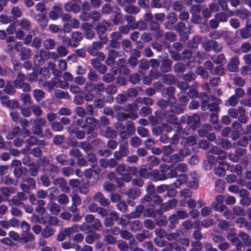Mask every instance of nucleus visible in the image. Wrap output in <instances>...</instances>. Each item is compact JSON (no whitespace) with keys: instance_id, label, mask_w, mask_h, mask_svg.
I'll use <instances>...</instances> for the list:
<instances>
[{"instance_id":"nucleus-45","label":"nucleus","mask_w":251,"mask_h":251,"mask_svg":"<svg viewBox=\"0 0 251 251\" xmlns=\"http://www.w3.org/2000/svg\"><path fill=\"white\" fill-rule=\"evenodd\" d=\"M215 18L219 22H226L227 20V15L224 12H219L215 14Z\"/></svg>"},{"instance_id":"nucleus-19","label":"nucleus","mask_w":251,"mask_h":251,"mask_svg":"<svg viewBox=\"0 0 251 251\" xmlns=\"http://www.w3.org/2000/svg\"><path fill=\"white\" fill-rule=\"evenodd\" d=\"M238 111L239 114L238 120L242 123H246L248 120V117L246 115L245 109L243 107H238Z\"/></svg>"},{"instance_id":"nucleus-61","label":"nucleus","mask_w":251,"mask_h":251,"mask_svg":"<svg viewBox=\"0 0 251 251\" xmlns=\"http://www.w3.org/2000/svg\"><path fill=\"white\" fill-rule=\"evenodd\" d=\"M56 83L55 80H54V78L51 79V82H45L43 83V86L48 90H51L53 89L54 86Z\"/></svg>"},{"instance_id":"nucleus-24","label":"nucleus","mask_w":251,"mask_h":251,"mask_svg":"<svg viewBox=\"0 0 251 251\" xmlns=\"http://www.w3.org/2000/svg\"><path fill=\"white\" fill-rule=\"evenodd\" d=\"M201 109L203 110L208 109L209 107H210V104L208 103L211 101V98L210 99L207 95L204 94L201 96Z\"/></svg>"},{"instance_id":"nucleus-64","label":"nucleus","mask_w":251,"mask_h":251,"mask_svg":"<svg viewBox=\"0 0 251 251\" xmlns=\"http://www.w3.org/2000/svg\"><path fill=\"white\" fill-rule=\"evenodd\" d=\"M171 251H186V249L177 244H170Z\"/></svg>"},{"instance_id":"nucleus-3","label":"nucleus","mask_w":251,"mask_h":251,"mask_svg":"<svg viewBox=\"0 0 251 251\" xmlns=\"http://www.w3.org/2000/svg\"><path fill=\"white\" fill-rule=\"evenodd\" d=\"M119 232V229L117 227H115L111 229H105L103 230V234L105 235V240L106 242L111 244H114L116 242L115 238L110 234H118Z\"/></svg>"},{"instance_id":"nucleus-14","label":"nucleus","mask_w":251,"mask_h":251,"mask_svg":"<svg viewBox=\"0 0 251 251\" xmlns=\"http://www.w3.org/2000/svg\"><path fill=\"white\" fill-rule=\"evenodd\" d=\"M65 9L67 11H73L74 13H78L80 10V7L76 1L75 3L73 2L67 3L65 5Z\"/></svg>"},{"instance_id":"nucleus-12","label":"nucleus","mask_w":251,"mask_h":251,"mask_svg":"<svg viewBox=\"0 0 251 251\" xmlns=\"http://www.w3.org/2000/svg\"><path fill=\"white\" fill-rule=\"evenodd\" d=\"M200 118L197 114H194L188 118V123L193 128H196L200 125Z\"/></svg>"},{"instance_id":"nucleus-20","label":"nucleus","mask_w":251,"mask_h":251,"mask_svg":"<svg viewBox=\"0 0 251 251\" xmlns=\"http://www.w3.org/2000/svg\"><path fill=\"white\" fill-rule=\"evenodd\" d=\"M19 25L20 27L25 30L28 31L31 27V24L30 21L26 19H21L18 21Z\"/></svg>"},{"instance_id":"nucleus-36","label":"nucleus","mask_w":251,"mask_h":251,"mask_svg":"<svg viewBox=\"0 0 251 251\" xmlns=\"http://www.w3.org/2000/svg\"><path fill=\"white\" fill-rule=\"evenodd\" d=\"M57 201L61 204H67L69 202V198L66 194H62L57 197Z\"/></svg>"},{"instance_id":"nucleus-18","label":"nucleus","mask_w":251,"mask_h":251,"mask_svg":"<svg viewBox=\"0 0 251 251\" xmlns=\"http://www.w3.org/2000/svg\"><path fill=\"white\" fill-rule=\"evenodd\" d=\"M176 203V199H172L162 204L161 208L165 211H167L175 207Z\"/></svg>"},{"instance_id":"nucleus-37","label":"nucleus","mask_w":251,"mask_h":251,"mask_svg":"<svg viewBox=\"0 0 251 251\" xmlns=\"http://www.w3.org/2000/svg\"><path fill=\"white\" fill-rule=\"evenodd\" d=\"M238 103V98L235 96L230 97L226 102V105L227 106L234 107Z\"/></svg>"},{"instance_id":"nucleus-63","label":"nucleus","mask_w":251,"mask_h":251,"mask_svg":"<svg viewBox=\"0 0 251 251\" xmlns=\"http://www.w3.org/2000/svg\"><path fill=\"white\" fill-rule=\"evenodd\" d=\"M240 35L244 39H247L251 36V32L247 28H244L240 30Z\"/></svg>"},{"instance_id":"nucleus-6","label":"nucleus","mask_w":251,"mask_h":251,"mask_svg":"<svg viewBox=\"0 0 251 251\" xmlns=\"http://www.w3.org/2000/svg\"><path fill=\"white\" fill-rule=\"evenodd\" d=\"M111 24L105 20H102L98 23L95 29L98 35H104V33L110 26Z\"/></svg>"},{"instance_id":"nucleus-59","label":"nucleus","mask_w":251,"mask_h":251,"mask_svg":"<svg viewBox=\"0 0 251 251\" xmlns=\"http://www.w3.org/2000/svg\"><path fill=\"white\" fill-rule=\"evenodd\" d=\"M31 220L32 222L39 223L43 225L45 224L46 222L42 218L40 217L37 215H32L31 217Z\"/></svg>"},{"instance_id":"nucleus-29","label":"nucleus","mask_w":251,"mask_h":251,"mask_svg":"<svg viewBox=\"0 0 251 251\" xmlns=\"http://www.w3.org/2000/svg\"><path fill=\"white\" fill-rule=\"evenodd\" d=\"M126 195L129 198L134 199L140 195V190L137 188L129 189L126 192Z\"/></svg>"},{"instance_id":"nucleus-52","label":"nucleus","mask_w":251,"mask_h":251,"mask_svg":"<svg viewBox=\"0 0 251 251\" xmlns=\"http://www.w3.org/2000/svg\"><path fill=\"white\" fill-rule=\"evenodd\" d=\"M122 48L126 51L128 52L131 50V42L128 40H124L122 43Z\"/></svg>"},{"instance_id":"nucleus-25","label":"nucleus","mask_w":251,"mask_h":251,"mask_svg":"<svg viewBox=\"0 0 251 251\" xmlns=\"http://www.w3.org/2000/svg\"><path fill=\"white\" fill-rule=\"evenodd\" d=\"M172 62L171 60L167 59L164 60L160 66V69L163 72H168L171 70V66Z\"/></svg>"},{"instance_id":"nucleus-62","label":"nucleus","mask_w":251,"mask_h":251,"mask_svg":"<svg viewBox=\"0 0 251 251\" xmlns=\"http://www.w3.org/2000/svg\"><path fill=\"white\" fill-rule=\"evenodd\" d=\"M12 15L17 18H20L22 16V12L20 8L18 6H14L11 10Z\"/></svg>"},{"instance_id":"nucleus-4","label":"nucleus","mask_w":251,"mask_h":251,"mask_svg":"<svg viewBox=\"0 0 251 251\" xmlns=\"http://www.w3.org/2000/svg\"><path fill=\"white\" fill-rule=\"evenodd\" d=\"M81 28L83 30L84 35L86 38L92 39L95 35V32L92 29V26L88 23H85L82 24Z\"/></svg>"},{"instance_id":"nucleus-27","label":"nucleus","mask_w":251,"mask_h":251,"mask_svg":"<svg viewBox=\"0 0 251 251\" xmlns=\"http://www.w3.org/2000/svg\"><path fill=\"white\" fill-rule=\"evenodd\" d=\"M211 60L215 64H224L226 62L225 56L223 54H220L218 56H215L211 57Z\"/></svg>"},{"instance_id":"nucleus-53","label":"nucleus","mask_w":251,"mask_h":251,"mask_svg":"<svg viewBox=\"0 0 251 251\" xmlns=\"http://www.w3.org/2000/svg\"><path fill=\"white\" fill-rule=\"evenodd\" d=\"M224 201H225V198L223 196H222V195L217 196L215 198V201L212 202V203L211 204V206L212 207H214V204L217 205V206L218 205H223V203Z\"/></svg>"},{"instance_id":"nucleus-42","label":"nucleus","mask_w":251,"mask_h":251,"mask_svg":"<svg viewBox=\"0 0 251 251\" xmlns=\"http://www.w3.org/2000/svg\"><path fill=\"white\" fill-rule=\"evenodd\" d=\"M1 194L5 197H9L11 194L15 193L12 187H1L0 188Z\"/></svg>"},{"instance_id":"nucleus-46","label":"nucleus","mask_w":251,"mask_h":251,"mask_svg":"<svg viewBox=\"0 0 251 251\" xmlns=\"http://www.w3.org/2000/svg\"><path fill=\"white\" fill-rule=\"evenodd\" d=\"M29 173L31 176H36L39 170V166L37 165H34L33 163L29 166Z\"/></svg>"},{"instance_id":"nucleus-55","label":"nucleus","mask_w":251,"mask_h":251,"mask_svg":"<svg viewBox=\"0 0 251 251\" xmlns=\"http://www.w3.org/2000/svg\"><path fill=\"white\" fill-rule=\"evenodd\" d=\"M51 128L55 131H60L63 130V126L58 122H53L51 124Z\"/></svg>"},{"instance_id":"nucleus-57","label":"nucleus","mask_w":251,"mask_h":251,"mask_svg":"<svg viewBox=\"0 0 251 251\" xmlns=\"http://www.w3.org/2000/svg\"><path fill=\"white\" fill-rule=\"evenodd\" d=\"M46 123L45 118L41 117H37L34 120V125H37L40 126H43Z\"/></svg>"},{"instance_id":"nucleus-33","label":"nucleus","mask_w":251,"mask_h":251,"mask_svg":"<svg viewBox=\"0 0 251 251\" xmlns=\"http://www.w3.org/2000/svg\"><path fill=\"white\" fill-rule=\"evenodd\" d=\"M100 236L98 233H93L92 234L87 235L85 237V241L89 244H93V242L97 239H99Z\"/></svg>"},{"instance_id":"nucleus-56","label":"nucleus","mask_w":251,"mask_h":251,"mask_svg":"<svg viewBox=\"0 0 251 251\" xmlns=\"http://www.w3.org/2000/svg\"><path fill=\"white\" fill-rule=\"evenodd\" d=\"M120 151L123 154V156H126L129 154V150L126 143H124L120 145Z\"/></svg>"},{"instance_id":"nucleus-2","label":"nucleus","mask_w":251,"mask_h":251,"mask_svg":"<svg viewBox=\"0 0 251 251\" xmlns=\"http://www.w3.org/2000/svg\"><path fill=\"white\" fill-rule=\"evenodd\" d=\"M117 173L122 176L123 179L127 182L131 180L132 176L131 175L127 173V167H126L123 164H120L116 169Z\"/></svg>"},{"instance_id":"nucleus-44","label":"nucleus","mask_w":251,"mask_h":251,"mask_svg":"<svg viewBox=\"0 0 251 251\" xmlns=\"http://www.w3.org/2000/svg\"><path fill=\"white\" fill-rule=\"evenodd\" d=\"M55 96L59 99H67L69 98V94L61 90H56L54 91Z\"/></svg>"},{"instance_id":"nucleus-8","label":"nucleus","mask_w":251,"mask_h":251,"mask_svg":"<svg viewBox=\"0 0 251 251\" xmlns=\"http://www.w3.org/2000/svg\"><path fill=\"white\" fill-rule=\"evenodd\" d=\"M103 47L102 44L99 42H93L91 46L88 49V53L92 56L95 55L99 50H101Z\"/></svg>"},{"instance_id":"nucleus-40","label":"nucleus","mask_w":251,"mask_h":251,"mask_svg":"<svg viewBox=\"0 0 251 251\" xmlns=\"http://www.w3.org/2000/svg\"><path fill=\"white\" fill-rule=\"evenodd\" d=\"M216 143L219 146H222L225 150H229L231 148V144L230 142L226 140L223 139L220 142V141H216Z\"/></svg>"},{"instance_id":"nucleus-58","label":"nucleus","mask_w":251,"mask_h":251,"mask_svg":"<svg viewBox=\"0 0 251 251\" xmlns=\"http://www.w3.org/2000/svg\"><path fill=\"white\" fill-rule=\"evenodd\" d=\"M225 73V70L222 66L216 67L212 72V74L216 75H223Z\"/></svg>"},{"instance_id":"nucleus-26","label":"nucleus","mask_w":251,"mask_h":251,"mask_svg":"<svg viewBox=\"0 0 251 251\" xmlns=\"http://www.w3.org/2000/svg\"><path fill=\"white\" fill-rule=\"evenodd\" d=\"M187 177L185 175H180L175 182H174L173 185L176 187H178L180 185L183 184L187 182Z\"/></svg>"},{"instance_id":"nucleus-38","label":"nucleus","mask_w":251,"mask_h":251,"mask_svg":"<svg viewBox=\"0 0 251 251\" xmlns=\"http://www.w3.org/2000/svg\"><path fill=\"white\" fill-rule=\"evenodd\" d=\"M21 54L23 59H27L31 56V50L29 48H23L21 50Z\"/></svg>"},{"instance_id":"nucleus-32","label":"nucleus","mask_w":251,"mask_h":251,"mask_svg":"<svg viewBox=\"0 0 251 251\" xmlns=\"http://www.w3.org/2000/svg\"><path fill=\"white\" fill-rule=\"evenodd\" d=\"M55 45V41L53 39L49 38L43 42L44 47L48 50H51L54 48Z\"/></svg>"},{"instance_id":"nucleus-48","label":"nucleus","mask_w":251,"mask_h":251,"mask_svg":"<svg viewBox=\"0 0 251 251\" xmlns=\"http://www.w3.org/2000/svg\"><path fill=\"white\" fill-rule=\"evenodd\" d=\"M4 91L7 94L12 95L16 92V90L10 82H7L4 87Z\"/></svg>"},{"instance_id":"nucleus-28","label":"nucleus","mask_w":251,"mask_h":251,"mask_svg":"<svg viewBox=\"0 0 251 251\" xmlns=\"http://www.w3.org/2000/svg\"><path fill=\"white\" fill-rule=\"evenodd\" d=\"M33 97L36 101H40L45 96V94L43 91L39 89H36L33 91Z\"/></svg>"},{"instance_id":"nucleus-21","label":"nucleus","mask_w":251,"mask_h":251,"mask_svg":"<svg viewBox=\"0 0 251 251\" xmlns=\"http://www.w3.org/2000/svg\"><path fill=\"white\" fill-rule=\"evenodd\" d=\"M53 183L55 185L59 186L62 189V191H66L67 182L63 178L60 177L54 179Z\"/></svg>"},{"instance_id":"nucleus-1","label":"nucleus","mask_w":251,"mask_h":251,"mask_svg":"<svg viewBox=\"0 0 251 251\" xmlns=\"http://www.w3.org/2000/svg\"><path fill=\"white\" fill-rule=\"evenodd\" d=\"M207 157L209 162L213 164H216L218 162L220 163L221 161L226 159L227 154L226 151L217 146H214L208 151Z\"/></svg>"},{"instance_id":"nucleus-5","label":"nucleus","mask_w":251,"mask_h":251,"mask_svg":"<svg viewBox=\"0 0 251 251\" xmlns=\"http://www.w3.org/2000/svg\"><path fill=\"white\" fill-rule=\"evenodd\" d=\"M240 61L239 58L234 56L231 58L227 65V70L230 72H236L239 70Z\"/></svg>"},{"instance_id":"nucleus-47","label":"nucleus","mask_w":251,"mask_h":251,"mask_svg":"<svg viewBox=\"0 0 251 251\" xmlns=\"http://www.w3.org/2000/svg\"><path fill=\"white\" fill-rule=\"evenodd\" d=\"M9 204L10 206H12V205H14L15 206H19L23 203L22 201L17 197V195H16L13 198L8 201Z\"/></svg>"},{"instance_id":"nucleus-7","label":"nucleus","mask_w":251,"mask_h":251,"mask_svg":"<svg viewBox=\"0 0 251 251\" xmlns=\"http://www.w3.org/2000/svg\"><path fill=\"white\" fill-rule=\"evenodd\" d=\"M34 239L35 236L31 232H22L20 237V243L21 245H25Z\"/></svg>"},{"instance_id":"nucleus-50","label":"nucleus","mask_w":251,"mask_h":251,"mask_svg":"<svg viewBox=\"0 0 251 251\" xmlns=\"http://www.w3.org/2000/svg\"><path fill=\"white\" fill-rule=\"evenodd\" d=\"M54 80H55L56 83L55 86L56 87H59L62 89L67 88L68 86V83L65 82L62 80H60L58 78H54Z\"/></svg>"},{"instance_id":"nucleus-35","label":"nucleus","mask_w":251,"mask_h":251,"mask_svg":"<svg viewBox=\"0 0 251 251\" xmlns=\"http://www.w3.org/2000/svg\"><path fill=\"white\" fill-rule=\"evenodd\" d=\"M209 46L212 48V49L217 52H219L222 49V46L218 44L217 42L214 40H211L208 42Z\"/></svg>"},{"instance_id":"nucleus-34","label":"nucleus","mask_w":251,"mask_h":251,"mask_svg":"<svg viewBox=\"0 0 251 251\" xmlns=\"http://www.w3.org/2000/svg\"><path fill=\"white\" fill-rule=\"evenodd\" d=\"M147 25L145 22L143 21H138L136 23H133V25H130V28L132 29L138 28L140 30L145 29Z\"/></svg>"},{"instance_id":"nucleus-23","label":"nucleus","mask_w":251,"mask_h":251,"mask_svg":"<svg viewBox=\"0 0 251 251\" xmlns=\"http://www.w3.org/2000/svg\"><path fill=\"white\" fill-rule=\"evenodd\" d=\"M236 15L242 19H248L251 16L250 12L246 9H239L236 11Z\"/></svg>"},{"instance_id":"nucleus-30","label":"nucleus","mask_w":251,"mask_h":251,"mask_svg":"<svg viewBox=\"0 0 251 251\" xmlns=\"http://www.w3.org/2000/svg\"><path fill=\"white\" fill-rule=\"evenodd\" d=\"M124 9L126 12L129 14H137L138 13L139 9V8L135 6L130 4H126L125 7Z\"/></svg>"},{"instance_id":"nucleus-11","label":"nucleus","mask_w":251,"mask_h":251,"mask_svg":"<svg viewBox=\"0 0 251 251\" xmlns=\"http://www.w3.org/2000/svg\"><path fill=\"white\" fill-rule=\"evenodd\" d=\"M108 57L106 60V63L108 66H112L115 63V59L118 56V53L116 50L111 49L108 51Z\"/></svg>"},{"instance_id":"nucleus-43","label":"nucleus","mask_w":251,"mask_h":251,"mask_svg":"<svg viewBox=\"0 0 251 251\" xmlns=\"http://www.w3.org/2000/svg\"><path fill=\"white\" fill-rule=\"evenodd\" d=\"M27 172V169L24 167H20L16 168L14 170V174L16 177H20L23 174H25Z\"/></svg>"},{"instance_id":"nucleus-31","label":"nucleus","mask_w":251,"mask_h":251,"mask_svg":"<svg viewBox=\"0 0 251 251\" xmlns=\"http://www.w3.org/2000/svg\"><path fill=\"white\" fill-rule=\"evenodd\" d=\"M25 76L24 75L19 74L17 76L16 79L14 81V86L16 88L20 87L25 80Z\"/></svg>"},{"instance_id":"nucleus-13","label":"nucleus","mask_w":251,"mask_h":251,"mask_svg":"<svg viewBox=\"0 0 251 251\" xmlns=\"http://www.w3.org/2000/svg\"><path fill=\"white\" fill-rule=\"evenodd\" d=\"M83 35L81 32L75 31L72 34V47H76L78 43L82 39Z\"/></svg>"},{"instance_id":"nucleus-54","label":"nucleus","mask_w":251,"mask_h":251,"mask_svg":"<svg viewBox=\"0 0 251 251\" xmlns=\"http://www.w3.org/2000/svg\"><path fill=\"white\" fill-rule=\"evenodd\" d=\"M141 140L137 136L132 137L130 140V144L134 148L138 147L141 145Z\"/></svg>"},{"instance_id":"nucleus-22","label":"nucleus","mask_w":251,"mask_h":251,"mask_svg":"<svg viewBox=\"0 0 251 251\" xmlns=\"http://www.w3.org/2000/svg\"><path fill=\"white\" fill-rule=\"evenodd\" d=\"M223 166H225L227 165L224 162H220L219 166L214 169L215 173L220 176H225L226 173V169L224 167H223Z\"/></svg>"},{"instance_id":"nucleus-51","label":"nucleus","mask_w":251,"mask_h":251,"mask_svg":"<svg viewBox=\"0 0 251 251\" xmlns=\"http://www.w3.org/2000/svg\"><path fill=\"white\" fill-rule=\"evenodd\" d=\"M33 133L35 135L42 137L43 136L42 127L37 125H34L32 128Z\"/></svg>"},{"instance_id":"nucleus-10","label":"nucleus","mask_w":251,"mask_h":251,"mask_svg":"<svg viewBox=\"0 0 251 251\" xmlns=\"http://www.w3.org/2000/svg\"><path fill=\"white\" fill-rule=\"evenodd\" d=\"M47 208L52 215H57L60 211V206L51 201L48 203Z\"/></svg>"},{"instance_id":"nucleus-16","label":"nucleus","mask_w":251,"mask_h":251,"mask_svg":"<svg viewBox=\"0 0 251 251\" xmlns=\"http://www.w3.org/2000/svg\"><path fill=\"white\" fill-rule=\"evenodd\" d=\"M168 22L165 25V27L170 29L171 26L175 24L177 21L176 15L175 13H170L167 16Z\"/></svg>"},{"instance_id":"nucleus-15","label":"nucleus","mask_w":251,"mask_h":251,"mask_svg":"<svg viewBox=\"0 0 251 251\" xmlns=\"http://www.w3.org/2000/svg\"><path fill=\"white\" fill-rule=\"evenodd\" d=\"M55 229L49 226H46L41 231V236L44 238H48L52 236L55 233Z\"/></svg>"},{"instance_id":"nucleus-39","label":"nucleus","mask_w":251,"mask_h":251,"mask_svg":"<svg viewBox=\"0 0 251 251\" xmlns=\"http://www.w3.org/2000/svg\"><path fill=\"white\" fill-rule=\"evenodd\" d=\"M163 82L167 84L171 85L175 82V78L171 74H167L163 76Z\"/></svg>"},{"instance_id":"nucleus-17","label":"nucleus","mask_w":251,"mask_h":251,"mask_svg":"<svg viewBox=\"0 0 251 251\" xmlns=\"http://www.w3.org/2000/svg\"><path fill=\"white\" fill-rule=\"evenodd\" d=\"M21 132L20 127L16 126L13 128L12 131H9L6 135V138L8 140L14 139L16 136L19 135Z\"/></svg>"},{"instance_id":"nucleus-41","label":"nucleus","mask_w":251,"mask_h":251,"mask_svg":"<svg viewBox=\"0 0 251 251\" xmlns=\"http://www.w3.org/2000/svg\"><path fill=\"white\" fill-rule=\"evenodd\" d=\"M86 122L87 124L92 125L91 126H89V127L98 128L100 126L99 121L92 117L87 118L86 119Z\"/></svg>"},{"instance_id":"nucleus-9","label":"nucleus","mask_w":251,"mask_h":251,"mask_svg":"<svg viewBox=\"0 0 251 251\" xmlns=\"http://www.w3.org/2000/svg\"><path fill=\"white\" fill-rule=\"evenodd\" d=\"M94 200L99 202L103 206H107L110 204L108 199L103 197L102 194L100 192L97 193L93 197Z\"/></svg>"},{"instance_id":"nucleus-60","label":"nucleus","mask_w":251,"mask_h":251,"mask_svg":"<svg viewBox=\"0 0 251 251\" xmlns=\"http://www.w3.org/2000/svg\"><path fill=\"white\" fill-rule=\"evenodd\" d=\"M8 236L9 238L12 239L13 240L15 241H18L20 242V235L18 233L14 231H10L8 232Z\"/></svg>"},{"instance_id":"nucleus-49","label":"nucleus","mask_w":251,"mask_h":251,"mask_svg":"<svg viewBox=\"0 0 251 251\" xmlns=\"http://www.w3.org/2000/svg\"><path fill=\"white\" fill-rule=\"evenodd\" d=\"M174 70L176 72L181 73V72H184L185 69V66L184 64L181 63V62H179V63L176 64L174 65Z\"/></svg>"}]
</instances>
